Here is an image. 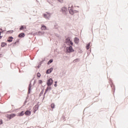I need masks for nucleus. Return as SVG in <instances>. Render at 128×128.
<instances>
[{"label":"nucleus","mask_w":128,"mask_h":128,"mask_svg":"<svg viewBox=\"0 0 128 128\" xmlns=\"http://www.w3.org/2000/svg\"><path fill=\"white\" fill-rule=\"evenodd\" d=\"M14 32V30H8L6 32V34H12Z\"/></svg>","instance_id":"obj_25"},{"label":"nucleus","mask_w":128,"mask_h":128,"mask_svg":"<svg viewBox=\"0 0 128 128\" xmlns=\"http://www.w3.org/2000/svg\"><path fill=\"white\" fill-rule=\"evenodd\" d=\"M36 76H37L38 78H40V73L38 72L36 74Z\"/></svg>","instance_id":"obj_27"},{"label":"nucleus","mask_w":128,"mask_h":128,"mask_svg":"<svg viewBox=\"0 0 128 128\" xmlns=\"http://www.w3.org/2000/svg\"><path fill=\"white\" fill-rule=\"evenodd\" d=\"M42 100H44V97H43Z\"/></svg>","instance_id":"obj_44"},{"label":"nucleus","mask_w":128,"mask_h":128,"mask_svg":"<svg viewBox=\"0 0 128 128\" xmlns=\"http://www.w3.org/2000/svg\"><path fill=\"white\" fill-rule=\"evenodd\" d=\"M41 29H42V30H46V26H44V24L42 25Z\"/></svg>","instance_id":"obj_15"},{"label":"nucleus","mask_w":128,"mask_h":128,"mask_svg":"<svg viewBox=\"0 0 128 128\" xmlns=\"http://www.w3.org/2000/svg\"><path fill=\"white\" fill-rule=\"evenodd\" d=\"M0 30H1L0 32L2 33L6 32V30H3L2 28H0Z\"/></svg>","instance_id":"obj_31"},{"label":"nucleus","mask_w":128,"mask_h":128,"mask_svg":"<svg viewBox=\"0 0 128 128\" xmlns=\"http://www.w3.org/2000/svg\"><path fill=\"white\" fill-rule=\"evenodd\" d=\"M58 2H60V4H62L64 2V0H58Z\"/></svg>","instance_id":"obj_30"},{"label":"nucleus","mask_w":128,"mask_h":128,"mask_svg":"<svg viewBox=\"0 0 128 128\" xmlns=\"http://www.w3.org/2000/svg\"><path fill=\"white\" fill-rule=\"evenodd\" d=\"M68 10L70 14H78V11L72 9V6L71 7L69 6L68 8Z\"/></svg>","instance_id":"obj_1"},{"label":"nucleus","mask_w":128,"mask_h":128,"mask_svg":"<svg viewBox=\"0 0 128 128\" xmlns=\"http://www.w3.org/2000/svg\"><path fill=\"white\" fill-rule=\"evenodd\" d=\"M110 86L112 90H114V92L115 90H116V87L114 86V84H110Z\"/></svg>","instance_id":"obj_17"},{"label":"nucleus","mask_w":128,"mask_h":128,"mask_svg":"<svg viewBox=\"0 0 128 128\" xmlns=\"http://www.w3.org/2000/svg\"><path fill=\"white\" fill-rule=\"evenodd\" d=\"M24 114H25L26 116H30L32 114V112H30L29 110H27L26 111Z\"/></svg>","instance_id":"obj_11"},{"label":"nucleus","mask_w":128,"mask_h":128,"mask_svg":"<svg viewBox=\"0 0 128 128\" xmlns=\"http://www.w3.org/2000/svg\"><path fill=\"white\" fill-rule=\"evenodd\" d=\"M6 44H8L4 42H2L1 43V46L2 48H4V46H6Z\"/></svg>","instance_id":"obj_18"},{"label":"nucleus","mask_w":128,"mask_h":128,"mask_svg":"<svg viewBox=\"0 0 128 128\" xmlns=\"http://www.w3.org/2000/svg\"><path fill=\"white\" fill-rule=\"evenodd\" d=\"M44 18H46V17L48 16V14H44Z\"/></svg>","instance_id":"obj_33"},{"label":"nucleus","mask_w":128,"mask_h":128,"mask_svg":"<svg viewBox=\"0 0 128 128\" xmlns=\"http://www.w3.org/2000/svg\"><path fill=\"white\" fill-rule=\"evenodd\" d=\"M42 62H44V60L40 62V66H42Z\"/></svg>","instance_id":"obj_34"},{"label":"nucleus","mask_w":128,"mask_h":128,"mask_svg":"<svg viewBox=\"0 0 128 128\" xmlns=\"http://www.w3.org/2000/svg\"><path fill=\"white\" fill-rule=\"evenodd\" d=\"M77 8H80V6H77Z\"/></svg>","instance_id":"obj_48"},{"label":"nucleus","mask_w":128,"mask_h":128,"mask_svg":"<svg viewBox=\"0 0 128 128\" xmlns=\"http://www.w3.org/2000/svg\"><path fill=\"white\" fill-rule=\"evenodd\" d=\"M24 28H25V30L26 29V26L22 25L20 26V30H23Z\"/></svg>","instance_id":"obj_14"},{"label":"nucleus","mask_w":128,"mask_h":128,"mask_svg":"<svg viewBox=\"0 0 128 128\" xmlns=\"http://www.w3.org/2000/svg\"><path fill=\"white\" fill-rule=\"evenodd\" d=\"M74 42L76 44H78V42H80V39L76 37L74 38Z\"/></svg>","instance_id":"obj_9"},{"label":"nucleus","mask_w":128,"mask_h":128,"mask_svg":"<svg viewBox=\"0 0 128 128\" xmlns=\"http://www.w3.org/2000/svg\"><path fill=\"white\" fill-rule=\"evenodd\" d=\"M34 108H35V109L34 110V112H36L38 110V108H40V106L38 105V104H36V105H35Z\"/></svg>","instance_id":"obj_13"},{"label":"nucleus","mask_w":128,"mask_h":128,"mask_svg":"<svg viewBox=\"0 0 128 128\" xmlns=\"http://www.w3.org/2000/svg\"><path fill=\"white\" fill-rule=\"evenodd\" d=\"M52 90V87L48 86L46 89V92H48V90Z\"/></svg>","instance_id":"obj_23"},{"label":"nucleus","mask_w":128,"mask_h":128,"mask_svg":"<svg viewBox=\"0 0 128 128\" xmlns=\"http://www.w3.org/2000/svg\"><path fill=\"white\" fill-rule=\"evenodd\" d=\"M34 36H36V32L35 33H34Z\"/></svg>","instance_id":"obj_45"},{"label":"nucleus","mask_w":128,"mask_h":128,"mask_svg":"<svg viewBox=\"0 0 128 128\" xmlns=\"http://www.w3.org/2000/svg\"><path fill=\"white\" fill-rule=\"evenodd\" d=\"M24 114V111H22L20 113H19V116H22Z\"/></svg>","instance_id":"obj_19"},{"label":"nucleus","mask_w":128,"mask_h":128,"mask_svg":"<svg viewBox=\"0 0 128 128\" xmlns=\"http://www.w3.org/2000/svg\"><path fill=\"white\" fill-rule=\"evenodd\" d=\"M66 52H68V54H70V52H74V50L72 48V46H67L66 48Z\"/></svg>","instance_id":"obj_2"},{"label":"nucleus","mask_w":128,"mask_h":128,"mask_svg":"<svg viewBox=\"0 0 128 128\" xmlns=\"http://www.w3.org/2000/svg\"><path fill=\"white\" fill-rule=\"evenodd\" d=\"M0 124H2V120H0Z\"/></svg>","instance_id":"obj_35"},{"label":"nucleus","mask_w":128,"mask_h":128,"mask_svg":"<svg viewBox=\"0 0 128 128\" xmlns=\"http://www.w3.org/2000/svg\"><path fill=\"white\" fill-rule=\"evenodd\" d=\"M26 34H24V33L22 32L18 35V38H24Z\"/></svg>","instance_id":"obj_10"},{"label":"nucleus","mask_w":128,"mask_h":128,"mask_svg":"<svg viewBox=\"0 0 128 128\" xmlns=\"http://www.w3.org/2000/svg\"><path fill=\"white\" fill-rule=\"evenodd\" d=\"M54 104L52 103L51 104V108H54Z\"/></svg>","instance_id":"obj_26"},{"label":"nucleus","mask_w":128,"mask_h":128,"mask_svg":"<svg viewBox=\"0 0 128 128\" xmlns=\"http://www.w3.org/2000/svg\"><path fill=\"white\" fill-rule=\"evenodd\" d=\"M14 116H16L15 114H12L7 116L8 118H9V120H12V118H14Z\"/></svg>","instance_id":"obj_5"},{"label":"nucleus","mask_w":128,"mask_h":128,"mask_svg":"<svg viewBox=\"0 0 128 128\" xmlns=\"http://www.w3.org/2000/svg\"><path fill=\"white\" fill-rule=\"evenodd\" d=\"M42 84V80H39V84Z\"/></svg>","instance_id":"obj_32"},{"label":"nucleus","mask_w":128,"mask_h":128,"mask_svg":"<svg viewBox=\"0 0 128 128\" xmlns=\"http://www.w3.org/2000/svg\"><path fill=\"white\" fill-rule=\"evenodd\" d=\"M13 46H15L16 44V42H14V43L12 44Z\"/></svg>","instance_id":"obj_37"},{"label":"nucleus","mask_w":128,"mask_h":128,"mask_svg":"<svg viewBox=\"0 0 128 128\" xmlns=\"http://www.w3.org/2000/svg\"><path fill=\"white\" fill-rule=\"evenodd\" d=\"M8 39L7 40L8 42H12V40L14 39V37L10 36L8 38Z\"/></svg>","instance_id":"obj_12"},{"label":"nucleus","mask_w":128,"mask_h":128,"mask_svg":"<svg viewBox=\"0 0 128 128\" xmlns=\"http://www.w3.org/2000/svg\"><path fill=\"white\" fill-rule=\"evenodd\" d=\"M90 46V42L88 43V44H87V45L86 46V50H89Z\"/></svg>","instance_id":"obj_24"},{"label":"nucleus","mask_w":128,"mask_h":128,"mask_svg":"<svg viewBox=\"0 0 128 128\" xmlns=\"http://www.w3.org/2000/svg\"><path fill=\"white\" fill-rule=\"evenodd\" d=\"M0 36H2V32L0 31Z\"/></svg>","instance_id":"obj_42"},{"label":"nucleus","mask_w":128,"mask_h":128,"mask_svg":"<svg viewBox=\"0 0 128 128\" xmlns=\"http://www.w3.org/2000/svg\"><path fill=\"white\" fill-rule=\"evenodd\" d=\"M46 84L48 86H52V84H54V80H52V78H50L47 80Z\"/></svg>","instance_id":"obj_4"},{"label":"nucleus","mask_w":128,"mask_h":128,"mask_svg":"<svg viewBox=\"0 0 128 128\" xmlns=\"http://www.w3.org/2000/svg\"><path fill=\"white\" fill-rule=\"evenodd\" d=\"M55 82V84H54V86L56 87V86H58V81H56V82Z\"/></svg>","instance_id":"obj_29"},{"label":"nucleus","mask_w":128,"mask_h":128,"mask_svg":"<svg viewBox=\"0 0 128 128\" xmlns=\"http://www.w3.org/2000/svg\"><path fill=\"white\" fill-rule=\"evenodd\" d=\"M48 92V91L46 90H45V92L44 93V96H46V94Z\"/></svg>","instance_id":"obj_36"},{"label":"nucleus","mask_w":128,"mask_h":128,"mask_svg":"<svg viewBox=\"0 0 128 128\" xmlns=\"http://www.w3.org/2000/svg\"><path fill=\"white\" fill-rule=\"evenodd\" d=\"M70 37H68L66 40V43L67 44L68 42H70Z\"/></svg>","instance_id":"obj_21"},{"label":"nucleus","mask_w":128,"mask_h":128,"mask_svg":"<svg viewBox=\"0 0 128 128\" xmlns=\"http://www.w3.org/2000/svg\"><path fill=\"white\" fill-rule=\"evenodd\" d=\"M67 46H73L74 45V42H72V40H70V42H68L67 44H66Z\"/></svg>","instance_id":"obj_16"},{"label":"nucleus","mask_w":128,"mask_h":128,"mask_svg":"<svg viewBox=\"0 0 128 128\" xmlns=\"http://www.w3.org/2000/svg\"><path fill=\"white\" fill-rule=\"evenodd\" d=\"M34 82H36V81H34Z\"/></svg>","instance_id":"obj_47"},{"label":"nucleus","mask_w":128,"mask_h":128,"mask_svg":"<svg viewBox=\"0 0 128 128\" xmlns=\"http://www.w3.org/2000/svg\"><path fill=\"white\" fill-rule=\"evenodd\" d=\"M63 14H68V8L66 7H62L60 11Z\"/></svg>","instance_id":"obj_3"},{"label":"nucleus","mask_w":128,"mask_h":128,"mask_svg":"<svg viewBox=\"0 0 128 128\" xmlns=\"http://www.w3.org/2000/svg\"><path fill=\"white\" fill-rule=\"evenodd\" d=\"M36 34L37 36H42L44 34V31H39L38 32H36Z\"/></svg>","instance_id":"obj_7"},{"label":"nucleus","mask_w":128,"mask_h":128,"mask_svg":"<svg viewBox=\"0 0 128 128\" xmlns=\"http://www.w3.org/2000/svg\"><path fill=\"white\" fill-rule=\"evenodd\" d=\"M1 38H2V36H0V40H1Z\"/></svg>","instance_id":"obj_43"},{"label":"nucleus","mask_w":128,"mask_h":128,"mask_svg":"<svg viewBox=\"0 0 128 128\" xmlns=\"http://www.w3.org/2000/svg\"><path fill=\"white\" fill-rule=\"evenodd\" d=\"M32 90V83L30 82L28 87V94H30V92Z\"/></svg>","instance_id":"obj_8"},{"label":"nucleus","mask_w":128,"mask_h":128,"mask_svg":"<svg viewBox=\"0 0 128 128\" xmlns=\"http://www.w3.org/2000/svg\"><path fill=\"white\" fill-rule=\"evenodd\" d=\"M55 28H58V26H54Z\"/></svg>","instance_id":"obj_41"},{"label":"nucleus","mask_w":128,"mask_h":128,"mask_svg":"<svg viewBox=\"0 0 128 128\" xmlns=\"http://www.w3.org/2000/svg\"><path fill=\"white\" fill-rule=\"evenodd\" d=\"M0 58H2V54H0Z\"/></svg>","instance_id":"obj_39"},{"label":"nucleus","mask_w":128,"mask_h":128,"mask_svg":"<svg viewBox=\"0 0 128 128\" xmlns=\"http://www.w3.org/2000/svg\"><path fill=\"white\" fill-rule=\"evenodd\" d=\"M40 65L39 64V66H38V68H40Z\"/></svg>","instance_id":"obj_40"},{"label":"nucleus","mask_w":128,"mask_h":128,"mask_svg":"<svg viewBox=\"0 0 128 128\" xmlns=\"http://www.w3.org/2000/svg\"><path fill=\"white\" fill-rule=\"evenodd\" d=\"M26 101H25V102H24V103L26 104Z\"/></svg>","instance_id":"obj_46"},{"label":"nucleus","mask_w":128,"mask_h":128,"mask_svg":"<svg viewBox=\"0 0 128 128\" xmlns=\"http://www.w3.org/2000/svg\"><path fill=\"white\" fill-rule=\"evenodd\" d=\"M52 70H54V68H50L47 70L46 71V74H51Z\"/></svg>","instance_id":"obj_6"},{"label":"nucleus","mask_w":128,"mask_h":128,"mask_svg":"<svg viewBox=\"0 0 128 128\" xmlns=\"http://www.w3.org/2000/svg\"><path fill=\"white\" fill-rule=\"evenodd\" d=\"M54 62V59H50V60H49V61L48 62L47 64H52V62Z\"/></svg>","instance_id":"obj_22"},{"label":"nucleus","mask_w":128,"mask_h":128,"mask_svg":"<svg viewBox=\"0 0 128 128\" xmlns=\"http://www.w3.org/2000/svg\"><path fill=\"white\" fill-rule=\"evenodd\" d=\"M18 42H20V40H16V44H18Z\"/></svg>","instance_id":"obj_38"},{"label":"nucleus","mask_w":128,"mask_h":128,"mask_svg":"<svg viewBox=\"0 0 128 128\" xmlns=\"http://www.w3.org/2000/svg\"><path fill=\"white\" fill-rule=\"evenodd\" d=\"M80 58H76V59H75L74 60H73V62H74V63L78 62H80Z\"/></svg>","instance_id":"obj_20"},{"label":"nucleus","mask_w":128,"mask_h":128,"mask_svg":"<svg viewBox=\"0 0 128 128\" xmlns=\"http://www.w3.org/2000/svg\"><path fill=\"white\" fill-rule=\"evenodd\" d=\"M44 90H42V92H40V96H42V94H44Z\"/></svg>","instance_id":"obj_28"}]
</instances>
